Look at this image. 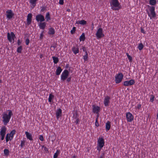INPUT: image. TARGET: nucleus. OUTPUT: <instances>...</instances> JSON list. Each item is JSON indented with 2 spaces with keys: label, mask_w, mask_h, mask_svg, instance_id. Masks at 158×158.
Listing matches in <instances>:
<instances>
[{
  "label": "nucleus",
  "mask_w": 158,
  "mask_h": 158,
  "mask_svg": "<svg viewBox=\"0 0 158 158\" xmlns=\"http://www.w3.org/2000/svg\"><path fill=\"white\" fill-rule=\"evenodd\" d=\"M8 114L5 112L2 114V121L5 125H6L9 122L12 115V112L11 110H8Z\"/></svg>",
  "instance_id": "f257e3e1"
},
{
  "label": "nucleus",
  "mask_w": 158,
  "mask_h": 158,
  "mask_svg": "<svg viewBox=\"0 0 158 158\" xmlns=\"http://www.w3.org/2000/svg\"><path fill=\"white\" fill-rule=\"evenodd\" d=\"M110 4L113 10H118L121 8V5L118 0H111Z\"/></svg>",
  "instance_id": "f03ea898"
},
{
  "label": "nucleus",
  "mask_w": 158,
  "mask_h": 158,
  "mask_svg": "<svg viewBox=\"0 0 158 158\" xmlns=\"http://www.w3.org/2000/svg\"><path fill=\"white\" fill-rule=\"evenodd\" d=\"M104 35L102 28H98L96 34V36L97 39H99L103 37Z\"/></svg>",
  "instance_id": "7ed1b4c3"
},
{
  "label": "nucleus",
  "mask_w": 158,
  "mask_h": 158,
  "mask_svg": "<svg viewBox=\"0 0 158 158\" xmlns=\"http://www.w3.org/2000/svg\"><path fill=\"white\" fill-rule=\"evenodd\" d=\"M147 14L148 16L150 17V19L154 18L156 16L154 7L153 6L149 8V12L148 11Z\"/></svg>",
  "instance_id": "20e7f679"
},
{
  "label": "nucleus",
  "mask_w": 158,
  "mask_h": 158,
  "mask_svg": "<svg viewBox=\"0 0 158 158\" xmlns=\"http://www.w3.org/2000/svg\"><path fill=\"white\" fill-rule=\"evenodd\" d=\"M123 75L121 73H119L115 76V82L117 84L120 83L123 78Z\"/></svg>",
  "instance_id": "39448f33"
},
{
  "label": "nucleus",
  "mask_w": 158,
  "mask_h": 158,
  "mask_svg": "<svg viewBox=\"0 0 158 158\" xmlns=\"http://www.w3.org/2000/svg\"><path fill=\"white\" fill-rule=\"evenodd\" d=\"M69 72L67 70H64L62 73L61 75V79L63 81L66 79L69 75Z\"/></svg>",
  "instance_id": "423d86ee"
},
{
  "label": "nucleus",
  "mask_w": 158,
  "mask_h": 158,
  "mask_svg": "<svg viewBox=\"0 0 158 158\" xmlns=\"http://www.w3.org/2000/svg\"><path fill=\"white\" fill-rule=\"evenodd\" d=\"M6 16L8 19H10L14 16V14L11 10H8L6 11Z\"/></svg>",
  "instance_id": "0eeeda50"
},
{
  "label": "nucleus",
  "mask_w": 158,
  "mask_h": 158,
  "mask_svg": "<svg viewBox=\"0 0 158 158\" xmlns=\"http://www.w3.org/2000/svg\"><path fill=\"white\" fill-rule=\"evenodd\" d=\"M104 140L103 137H99L97 141V146L100 147H103L104 146Z\"/></svg>",
  "instance_id": "6e6552de"
},
{
  "label": "nucleus",
  "mask_w": 158,
  "mask_h": 158,
  "mask_svg": "<svg viewBox=\"0 0 158 158\" xmlns=\"http://www.w3.org/2000/svg\"><path fill=\"white\" fill-rule=\"evenodd\" d=\"M135 83V81L133 79L126 81L123 82V85L125 86H128L132 85Z\"/></svg>",
  "instance_id": "1a4fd4ad"
},
{
  "label": "nucleus",
  "mask_w": 158,
  "mask_h": 158,
  "mask_svg": "<svg viewBox=\"0 0 158 158\" xmlns=\"http://www.w3.org/2000/svg\"><path fill=\"white\" fill-rule=\"evenodd\" d=\"M7 38L9 41L11 42L14 40V38L15 37V35L13 32H11L10 33H8Z\"/></svg>",
  "instance_id": "9d476101"
},
{
  "label": "nucleus",
  "mask_w": 158,
  "mask_h": 158,
  "mask_svg": "<svg viewBox=\"0 0 158 158\" xmlns=\"http://www.w3.org/2000/svg\"><path fill=\"white\" fill-rule=\"evenodd\" d=\"M126 117L127 122H131L133 120V116L130 112H127V113Z\"/></svg>",
  "instance_id": "9b49d317"
},
{
  "label": "nucleus",
  "mask_w": 158,
  "mask_h": 158,
  "mask_svg": "<svg viewBox=\"0 0 158 158\" xmlns=\"http://www.w3.org/2000/svg\"><path fill=\"white\" fill-rule=\"evenodd\" d=\"M35 19L37 22H43L45 20L44 17L41 14L37 15L36 16Z\"/></svg>",
  "instance_id": "f8f14e48"
},
{
  "label": "nucleus",
  "mask_w": 158,
  "mask_h": 158,
  "mask_svg": "<svg viewBox=\"0 0 158 158\" xmlns=\"http://www.w3.org/2000/svg\"><path fill=\"white\" fill-rule=\"evenodd\" d=\"M110 97L109 96H106L105 97L103 103L105 106H107L109 105L110 103Z\"/></svg>",
  "instance_id": "ddd939ff"
},
{
  "label": "nucleus",
  "mask_w": 158,
  "mask_h": 158,
  "mask_svg": "<svg viewBox=\"0 0 158 158\" xmlns=\"http://www.w3.org/2000/svg\"><path fill=\"white\" fill-rule=\"evenodd\" d=\"M32 14L31 13L28 14L27 18V25H29L31 22Z\"/></svg>",
  "instance_id": "4468645a"
},
{
  "label": "nucleus",
  "mask_w": 158,
  "mask_h": 158,
  "mask_svg": "<svg viewBox=\"0 0 158 158\" xmlns=\"http://www.w3.org/2000/svg\"><path fill=\"white\" fill-rule=\"evenodd\" d=\"M93 111L94 113H98L100 110V107L98 106L94 105L93 106Z\"/></svg>",
  "instance_id": "2eb2a0df"
},
{
  "label": "nucleus",
  "mask_w": 158,
  "mask_h": 158,
  "mask_svg": "<svg viewBox=\"0 0 158 158\" xmlns=\"http://www.w3.org/2000/svg\"><path fill=\"white\" fill-rule=\"evenodd\" d=\"M46 25V23L45 22H41L39 23L38 25L40 29L44 30L45 27Z\"/></svg>",
  "instance_id": "dca6fc26"
},
{
  "label": "nucleus",
  "mask_w": 158,
  "mask_h": 158,
  "mask_svg": "<svg viewBox=\"0 0 158 158\" xmlns=\"http://www.w3.org/2000/svg\"><path fill=\"white\" fill-rule=\"evenodd\" d=\"M62 110L61 109H59L57 110L56 112V117L57 119H58L59 117L61 115Z\"/></svg>",
  "instance_id": "f3484780"
},
{
  "label": "nucleus",
  "mask_w": 158,
  "mask_h": 158,
  "mask_svg": "<svg viewBox=\"0 0 158 158\" xmlns=\"http://www.w3.org/2000/svg\"><path fill=\"white\" fill-rule=\"evenodd\" d=\"M6 130V129L5 127H2L1 129L0 132V135H5Z\"/></svg>",
  "instance_id": "a211bd4d"
},
{
  "label": "nucleus",
  "mask_w": 158,
  "mask_h": 158,
  "mask_svg": "<svg viewBox=\"0 0 158 158\" xmlns=\"http://www.w3.org/2000/svg\"><path fill=\"white\" fill-rule=\"evenodd\" d=\"M15 130H13L10 132L9 134V137L10 140H11L12 139L13 136L15 134Z\"/></svg>",
  "instance_id": "6ab92c4d"
},
{
  "label": "nucleus",
  "mask_w": 158,
  "mask_h": 158,
  "mask_svg": "<svg viewBox=\"0 0 158 158\" xmlns=\"http://www.w3.org/2000/svg\"><path fill=\"white\" fill-rule=\"evenodd\" d=\"M25 134L27 139L30 140H33L32 135L30 133L27 131H25Z\"/></svg>",
  "instance_id": "aec40b11"
},
{
  "label": "nucleus",
  "mask_w": 158,
  "mask_h": 158,
  "mask_svg": "<svg viewBox=\"0 0 158 158\" xmlns=\"http://www.w3.org/2000/svg\"><path fill=\"white\" fill-rule=\"evenodd\" d=\"M110 121H107L106 123V131H109L110 128Z\"/></svg>",
  "instance_id": "412c9836"
},
{
  "label": "nucleus",
  "mask_w": 158,
  "mask_h": 158,
  "mask_svg": "<svg viewBox=\"0 0 158 158\" xmlns=\"http://www.w3.org/2000/svg\"><path fill=\"white\" fill-rule=\"evenodd\" d=\"M62 71V69L60 67H58L56 70V74L57 75H59Z\"/></svg>",
  "instance_id": "4be33fe9"
},
{
  "label": "nucleus",
  "mask_w": 158,
  "mask_h": 158,
  "mask_svg": "<svg viewBox=\"0 0 158 158\" xmlns=\"http://www.w3.org/2000/svg\"><path fill=\"white\" fill-rule=\"evenodd\" d=\"M55 31L52 27L48 29V34L50 35H53L55 34Z\"/></svg>",
  "instance_id": "5701e85b"
},
{
  "label": "nucleus",
  "mask_w": 158,
  "mask_h": 158,
  "mask_svg": "<svg viewBox=\"0 0 158 158\" xmlns=\"http://www.w3.org/2000/svg\"><path fill=\"white\" fill-rule=\"evenodd\" d=\"M76 23L84 25H85L86 24V22L84 20H81L76 22Z\"/></svg>",
  "instance_id": "b1692460"
},
{
  "label": "nucleus",
  "mask_w": 158,
  "mask_h": 158,
  "mask_svg": "<svg viewBox=\"0 0 158 158\" xmlns=\"http://www.w3.org/2000/svg\"><path fill=\"white\" fill-rule=\"evenodd\" d=\"M72 50L73 53L75 54L79 52V48L77 47H73L72 49Z\"/></svg>",
  "instance_id": "393cba45"
},
{
  "label": "nucleus",
  "mask_w": 158,
  "mask_h": 158,
  "mask_svg": "<svg viewBox=\"0 0 158 158\" xmlns=\"http://www.w3.org/2000/svg\"><path fill=\"white\" fill-rule=\"evenodd\" d=\"M38 0H30V3L31 5L32 6L33 8L35 6L36 2Z\"/></svg>",
  "instance_id": "a878e982"
},
{
  "label": "nucleus",
  "mask_w": 158,
  "mask_h": 158,
  "mask_svg": "<svg viewBox=\"0 0 158 158\" xmlns=\"http://www.w3.org/2000/svg\"><path fill=\"white\" fill-rule=\"evenodd\" d=\"M45 19L47 21H48L49 20H51V17L50 15L49 12H47L46 15Z\"/></svg>",
  "instance_id": "bb28decb"
},
{
  "label": "nucleus",
  "mask_w": 158,
  "mask_h": 158,
  "mask_svg": "<svg viewBox=\"0 0 158 158\" xmlns=\"http://www.w3.org/2000/svg\"><path fill=\"white\" fill-rule=\"evenodd\" d=\"M60 153L59 150H57L56 153H55L53 156V158H56Z\"/></svg>",
  "instance_id": "cd10ccee"
},
{
  "label": "nucleus",
  "mask_w": 158,
  "mask_h": 158,
  "mask_svg": "<svg viewBox=\"0 0 158 158\" xmlns=\"http://www.w3.org/2000/svg\"><path fill=\"white\" fill-rule=\"evenodd\" d=\"M10 152L8 149H5L3 150L4 155L6 156H8Z\"/></svg>",
  "instance_id": "c85d7f7f"
},
{
  "label": "nucleus",
  "mask_w": 158,
  "mask_h": 158,
  "mask_svg": "<svg viewBox=\"0 0 158 158\" xmlns=\"http://www.w3.org/2000/svg\"><path fill=\"white\" fill-rule=\"evenodd\" d=\"M79 40L80 41H84L85 40V35L84 33H82L80 36Z\"/></svg>",
  "instance_id": "c756f323"
},
{
  "label": "nucleus",
  "mask_w": 158,
  "mask_h": 158,
  "mask_svg": "<svg viewBox=\"0 0 158 158\" xmlns=\"http://www.w3.org/2000/svg\"><path fill=\"white\" fill-rule=\"evenodd\" d=\"M156 3V0H150L149 1V4L151 5H155Z\"/></svg>",
  "instance_id": "7c9ffc66"
},
{
  "label": "nucleus",
  "mask_w": 158,
  "mask_h": 158,
  "mask_svg": "<svg viewBox=\"0 0 158 158\" xmlns=\"http://www.w3.org/2000/svg\"><path fill=\"white\" fill-rule=\"evenodd\" d=\"M143 47L144 46L143 44L142 43H141L139 44L137 48L139 50L141 51L143 49Z\"/></svg>",
  "instance_id": "2f4dec72"
},
{
  "label": "nucleus",
  "mask_w": 158,
  "mask_h": 158,
  "mask_svg": "<svg viewBox=\"0 0 158 158\" xmlns=\"http://www.w3.org/2000/svg\"><path fill=\"white\" fill-rule=\"evenodd\" d=\"M54 98V96L52 94H50L49 95V97L48 98V102H52Z\"/></svg>",
  "instance_id": "473e14b6"
},
{
  "label": "nucleus",
  "mask_w": 158,
  "mask_h": 158,
  "mask_svg": "<svg viewBox=\"0 0 158 158\" xmlns=\"http://www.w3.org/2000/svg\"><path fill=\"white\" fill-rule=\"evenodd\" d=\"M52 58L54 64H57L59 61L58 58L55 56H53Z\"/></svg>",
  "instance_id": "72a5a7b5"
},
{
  "label": "nucleus",
  "mask_w": 158,
  "mask_h": 158,
  "mask_svg": "<svg viewBox=\"0 0 158 158\" xmlns=\"http://www.w3.org/2000/svg\"><path fill=\"white\" fill-rule=\"evenodd\" d=\"M83 59L84 60V61H85L87 60L88 54L86 51L85 52V54L83 56Z\"/></svg>",
  "instance_id": "f704fd0d"
},
{
  "label": "nucleus",
  "mask_w": 158,
  "mask_h": 158,
  "mask_svg": "<svg viewBox=\"0 0 158 158\" xmlns=\"http://www.w3.org/2000/svg\"><path fill=\"white\" fill-rule=\"evenodd\" d=\"M155 96L153 95H151L150 97V101L152 102H153L155 98Z\"/></svg>",
  "instance_id": "c9c22d12"
},
{
  "label": "nucleus",
  "mask_w": 158,
  "mask_h": 158,
  "mask_svg": "<svg viewBox=\"0 0 158 158\" xmlns=\"http://www.w3.org/2000/svg\"><path fill=\"white\" fill-rule=\"evenodd\" d=\"M74 123H76V124L78 123L79 122V120L77 117H75L73 118Z\"/></svg>",
  "instance_id": "e433bc0d"
},
{
  "label": "nucleus",
  "mask_w": 158,
  "mask_h": 158,
  "mask_svg": "<svg viewBox=\"0 0 158 158\" xmlns=\"http://www.w3.org/2000/svg\"><path fill=\"white\" fill-rule=\"evenodd\" d=\"M25 142L23 140H21L20 144V147L22 148H23L25 145Z\"/></svg>",
  "instance_id": "4c0bfd02"
},
{
  "label": "nucleus",
  "mask_w": 158,
  "mask_h": 158,
  "mask_svg": "<svg viewBox=\"0 0 158 158\" xmlns=\"http://www.w3.org/2000/svg\"><path fill=\"white\" fill-rule=\"evenodd\" d=\"M76 30V27H73L72 29L71 30L70 32L72 34H73L75 32Z\"/></svg>",
  "instance_id": "58836bf2"
},
{
  "label": "nucleus",
  "mask_w": 158,
  "mask_h": 158,
  "mask_svg": "<svg viewBox=\"0 0 158 158\" xmlns=\"http://www.w3.org/2000/svg\"><path fill=\"white\" fill-rule=\"evenodd\" d=\"M22 46H20L18 48L17 51L18 52L20 53L22 52Z\"/></svg>",
  "instance_id": "ea45409f"
},
{
  "label": "nucleus",
  "mask_w": 158,
  "mask_h": 158,
  "mask_svg": "<svg viewBox=\"0 0 158 158\" xmlns=\"http://www.w3.org/2000/svg\"><path fill=\"white\" fill-rule=\"evenodd\" d=\"M126 55L128 59L129 60V61L131 62L132 60V57L131 56L129 55L128 53H126Z\"/></svg>",
  "instance_id": "a19ab883"
},
{
  "label": "nucleus",
  "mask_w": 158,
  "mask_h": 158,
  "mask_svg": "<svg viewBox=\"0 0 158 158\" xmlns=\"http://www.w3.org/2000/svg\"><path fill=\"white\" fill-rule=\"evenodd\" d=\"M6 142H7L9 140H10V139H9V134H7L6 136Z\"/></svg>",
  "instance_id": "79ce46f5"
},
{
  "label": "nucleus",
  "mask_w": 158,
  "mask_h": 158,
  "mask_svg": "<svg viewBox=\"0 0 158 158\" xmlns=\"http://www.w3.org/2000/svg\"><path fill=\"white\" fill-rule=\"evenodd\" d=\"M95 124V126L96 127H98L99 126V124L98 123V117H97L96 119Z\"/></svg>",
  "instance_id": "37998d69"
},
{
  "label": "nucleus",
  "mask_w": 158,
  "mask_h": 158,
  "mask_svg": "<svg viewBox=\"0 0 158 158\" xmlns=\"http://www.w3.org/2000/svg\"><path fill=\"white\" fill-rule=\"evenodd\" d=\"M44 31H42L41 33L40 34V39H42V38H43V35H44Z\"/></svg>",
  "instance_id": "c03bdc74"
},
{
  "label": "nucleus",
  "mask_w": 158,
  "mask_h": 158,
  "mask_svg": "<svg viewBox=\"0 0 158 158\" xmlns=\"http://www.w3.org/2000/svg\"><path fill=\"white\" fill-rule=\"evenodd\" d=\"M30 42L29 40L28 39H27L26 40V44L27 45H28Z\"/></svg>",
  "instance_id": "a18cd8bd"
},
{
  "label": "nucleus",
  "mask_w": 158,
  "mask_h": 158,
  "mask_svg": "<svg viewBox=\"0 0 158 158\" xmlns=\"http://www.w3.org/2000/svg\"><path fill=\"white\" fill-rule=\"evenodd\" d=\"M39 139L41 141H43L44 140V137L42 135H40Z\"/></svg>",
  "instance_id": "49530a36"
},
{
  "label": "nucleus",
  "mask_w": 158,
  "mask_h": 158,
  "mask_svg": "<svg viewBox=\"0 0 158 158\" xmlns=\"http://www.w3.org/2000/svg\"><path fill=\"white\" fill-rule=\"evenodd\" d=\"M59 3L60 5H63L64 4V0H60Z\"/></svg>",
  "instance_id": "de8ad7c7"
},
{
  "label": "nucleus",
  "mask_w": 158,
  "mask_h": 158,
  "mask_svg": "<svg viewBox=\"0 0 158 158\" xmlns=\"http://www.w3.org/2000/svg\"><path fill=\"white\" fill-rule=\"evenodd\" d=\"M103 147H100L99 146H97V150L98 151H100L101 150V149Z\"/></svg>",
  "instance_id": "09e8293b"
},
{
  "label": "nucleus",
  "mask_w": 158,
  "mask_h": 158,
  "mask_svg": "<svg viewBox=\"0 0 158 158\" xmlns=\"http://www.w3.org/2000/svg\"><path fill=\"white\" fill-rule=\"evenodd\" d=\"M56 48V47L55 46H51V49L52 50V51H53L54 49L55 48Z\"/></svg>",
  "instance_id": "8fccbe9b"
},
{
  "label": "nucleus",
  "mask_w": 158,
  "mask_h": 158,
  "mask_svg": "<svg viewBox=\"0 0 158 158\" xmlns=\"http://www.w3.org/2000/svg\"><path fill=\"white\" fill-rule=\"evenodd\" d=\"M141 31L142 33H143V34L145 33V31L144 29L143 28H141Z\"/></svg>",
  "instance_id": "3c124183"
},
{
  "label": "nucleus",
  "mask_w": 158,
  "mask_h": 158,
  "mask_svg": "<svg viewBox=\"0 0 158 158\" xmlns=\"http://www.w3.org/2000/svg\"><path fill=\"white\" fill-rule=\"evenodd\" d=\"M67 82H69L71 81V77H68V78H67Z\"/></svg>",
  "instance_id": "603ef678"
},
{
  "label": "nucleus",
  "mask_w": 158,
  "mask_h": 158,
  "mask_svg": "<svg viewBox=\"0 0 158 158\" xmlns=\"http://www.w3.org/2000/svg\"><path fill=\"white\" fill-rule=\"evenodd\" d=\"M44 147V150L46 151V152H47V151H48V148L46 147H44V146H43V148Z\"/></svg>",
  "instance_id": "864d4df0"
},
{
  "label": "nucleus",
  "mask_w": 158,
  "mask_h": 158,
  "mask_svg": "<svg viewBox=\"0 0 158 158\" xmlns=\"http://www.w3.org/2000/svg\"><path fill=\"white\" fill-rule=\"evenodd\" d=\"M21 44V42L19 40H18V45H20Z\"/></svg>",
  "instance_id": "5fc2aeb1"
},
{
  "label": "nucleus",
  "mask_w": 158,
  "mask_h": 158,
  "mask_svg": "<svg viewBox=\"0 0 158 158\" xmlns=\"http://www.w3.org/2000/svg\"><path fill=\"white\" fill-rule=\"evenodd\" d=\"M1 139L2 140L4 139L5 135H1Z\"/></svg>",
  "instance_id": "6e6d98bb"
},
{
  "label": "nucleus",
  "mask_w": 158,
  "mask_h": 158,
  "mask_svg": "<svg viewBox=\"0 0 158 158\" xmlns=\"http://www.w3.org/2000/svg\"><path fill=\"white\" fill-rule=\"evenodd\" d=\"M141 104H139V105H138V106H137V108H138V109H140V108H141Z\"/></svg>",
  "instance_id": "4d7b16f0"
},
{
  "label": "nucleus",
  "mask_w": 158,
  "mask_h": 158,
  "mask_svg": "<svg viewBox=\"0 0 158 158\" xmlns=\"http://www.w3.org/2000/svg\"><path fill=\"white\" fill-rule=\"evenodd\" d=\"M76 156L75 155H73L71 157V158H76Z\"/></svg>",
  "instance_id": "13d9d810"
},
{
  "label": "nucleus",
  "mask_w": 158,
  "mask_h": 158,
  "mask_svg": "<svg viewBox=\"0 0 158 158\" xmlns=\"http://www.w3.org/2000/svg\"><path fill=\"white\" fill-rule=\"evenodd\" d=\"M67 11L68 12H69L70 11V10L69 9H68L67 10Z\"/></svg>",
  "instance_id": "bf43d9fd"
},
{
  "label": "nucleus",
  "mask_w": 158,
  "mask_h": 158,
  "mask_svg": "<svg viewBox=\"0 0 158 158\" xmlns=\"http://www.w3.org/2000/svg\"><path fill=\"white\" fill-rule=\"evenodd\" d=\"M100 158H103L102 157V156H100Z\"/></svg>",
  "instance_id": "052dcab7"
},
{
  "label": "nucleus",
  "mask_w": 158,
  "mask_h": 158,
  "mask_svg": "<svg viewBox=\"0 0 158 158\" xmlns=\"http://www.w3.org/2000/svg\"><path fill=\"white\" fill-rule=\"evenodd\" d=\"M2 82V80L0 79V83Z\"/></svg>",
  "instance_id": "680f3d73"
},
{
  "label": "nucleus",
  "mask_w": 158,
  "mask_h": 158,
  "mask_svg": "<svg viewBox=\"0 0 158 158\" xmlns=\"http://www.w3.org/2000/svg\"><path fill=\"white\" fill-rule=\"evenodd\" d=\"M83 51H84V48H83Z\"/></svg>",
  "instance_id": "e2e57ef3"
}]
</instances>
